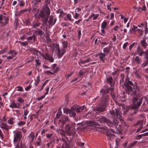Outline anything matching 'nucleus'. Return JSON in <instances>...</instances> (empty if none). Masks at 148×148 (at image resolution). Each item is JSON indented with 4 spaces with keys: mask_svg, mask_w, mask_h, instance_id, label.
I'll return each mask as SVG.
<instances>
[{
    "mask_svg": "<svg viewBox=\"0 0 148 148\" xmlns=\"http://www.w3.org/2000/svg\"><path fill=\"white\" fill-rule=\"evenodd\" d=\"M8 48L6 47L4 49L0 51V54L5 53L8 50Z\"/></svg>",
    "mask_w": 148,
    "mask_h": 148,
    "instance_id": "40",
    "label": "nucleus"
},
{
    "mask_svg": "<svg viewBox=\"0 0 148 148\" xmlns=\"http://www.w3.org/2000/svg\"><path fill=\"white\" fill-rule=\"evenodd\" d=\"M53 16L51 15L49 18V20L48 21V23L49 25H53Z\"/></svg>",
    "mask_w": 148,
    "mask_h": 148,
    "instance_id": "24",
    "label": "nucleus"
},
{
    "mask_svg": "<svg viewBox=\"0 0 148 148\" xmlns=\"http://www.w3.org/2000/svg\"><path fill=\"white\" fill-rule=\"evenodd\" d=\"M9 54L12 55V56L14 57L17 55L18 52L16 51L15 50H10L9 52Z\"/></svg>",
    "mask_w": 148,
    "mask_h": 148,
    "instance_id": "32",
    "label": "nucleus"
},
{
    "mask_svg": "<svg viewBox=\"0 0 148 148\" xmlns=\"http://www.w3.org/2000/svg\"><path fill=\"white\" fill-rule=\"evenodd\" d=\"M68 123L65 126V130L66 132L70 134H74L75 133L76 124L74 122H71L69 119Z\"/></svg>",
    "mask_w": 148,
    "mask_h": 148,
    "instance_id": "6",
    "label": "nucleus"
},
{
    "mask_svg": "<svg viewBox=\"0 0 148 148\" xmlns=\"http://www.w3.org/2000/svg\"><path fill=\"white\" fill-rule=\"evenodd\" d=\"M113 80V78L112 77L108 78L106 80L107 82L109 84V85L111 86H112Z\"/></svg>",
    "mask_w": 148,
    "mask_h": 148,
    "instance_id": "31",
    "label": "nucleus"
},
{
    "mask_svg": "<svg viewBox=\"0 0 148 148\" xmlns=\"http://www.w3.org/2000/svg\"><path fill=\"white\" fill-rule=\"evenodd\" d=\"M123 85L125 87L126 93L130 96H134L132 99L133 106L132 107L131 109L135 110L134 113L135 114L136 111L138 110V108L140 106L142 103V98H140L139 101L136 103L140 97L139 93V90L138 87L136 83L134 84L131 81H130L129 78L127 77L125 79V82Z\"/></svg>",
    "mask_w": 148,
    "mask_h": 148,
    "instance_id": "1",
    "label": "nucleus"
},
{
    "mask_svg": "<svg viewBox=\"0 0 148 148\" xmlns=\"http://www.w3.org/2000/svg\"><path fill=\"white\" fill-rule=\"evenodd\" d=\"M71 109H64V113L66 114H69Z\"/></svg>",
    "mask_w": 148,
    "mask_h": 148,
    "instance_id": "44",
    "label": "nucleus"
},
{
    "mask_svg": "<svg viewBox=\"0 0 148 148\" xmlns=\"http://www.w3.org/2000/svg\"><path fill=\"white\" fill-rule=\"evenodd\" d=\"M27 138H30L31 139V142H33L34 138V132H31L28 136Z\"/></svg>",
    "mask_w": 148,
    "mask_h": 148,
    "instance_id": "26",
    "label": "nucleus"
},
{
    "mask_svg": "<svg viewBox=\"0 0 148 148\" xmlns=\"http://www.w3.org/2000/svg\"><path fill=\"white\" fill-rule=\"evenodd\" d=\"M134 74L137 77L139 78H140V75L139 73L137 71H136L135 72Z\"/></svg>",
    "mask_w": 148,
    "mask_h": 148,
    "instance_id": "58",
    "label": "nucleus"
},
{
    "mask_svg": "<svg viewBox=\"0 0 148 148\" xmlns=\"http://www.w3.org/2000/svg\"><path fill=\"white\" fill-rule=\"evenodd\" d=\"M141 58L138 56H136L134 60V61L137 63L138 64H140L141 63Z\"/></svg>",
    "mask_w": 148,
    "mask_h": 148,
    "instance_id": "27",
    "label": "nucleus"
},
{
    "mask_svg": "<svg viewBox=\"0 0 148 148\" xmlns=\"http://www.w3.org/2000/svg\"><path fill=\"white\" fill-rule=\"evenodd\" d=\"M43 143L42 142V139L40 136H38L37 141L34 143V145L36 147L38 146H42Z\"/></svg>",
    "mask_w": 148,
    "mask_h": 148,
    "instance_id": "13",
    "label": "nucleus"
},
{
    "mask_svg": "<svg viewBox=\"0 0 148 148\" xmlns=\"http://www.w3.org/2000/svg\"><path fill=\"white\" fill-rule=\"evenodd\" d=\"M55 141H54V140H52L51 141L50 140V142L47 143V146L48 147H49L51 144H52L53 145Z\"/></svg>",
    "mask_w": 148,
    "mask_h": 148,
    "instance_id": "50",
    "label": "nucleus"
},
{
    "mask_svg": "<svg viewBox=\"0 0 148 148\" xmlns=\"http://www.w3.org/2000/svg\"><path fill=\"white\" fill-rule=\"evenodd\" d=\"M66 17L69 21H71V16L70 14H68L66 15Z\"/></svg>",
    "mask_w": 148,
    "mask_h": 148,
    "instance_id": "60",
    "label": "nucleus"
},
{
    "mask_svg": "<svg viewBox=\"0 0 148 148\" xmlns=\"http://www.w3.org/2000/svg\"><path fill=\"white\" fill-rule=\"evenodd\" d=\"M9 106L12 108H18L19 107L14 101L11 102Z\"/></svg>",
    "mask_w": 148,
    "mask_h": 148,
    "instance_id": "23",
    "label": "nucleus"
},
{
    "mask_svg": "<svg viewBox=\"0 0 148 148\" xmlns=\"http://www.w3.org/2000/svg\"><path fill=\"white\" fill-rule=\"evenodd\" d=\"M101 128L104 130H103V133L107 136L108 139L112 140L115 136L114 134V133H115L114 130L112 129L109 130L108 127L106 126L102 127Z\"/></svg>",
    "mask_w": 148,
    "mask_h": 148,
    "instance_id": "7",
    "label": "nucleus"
},
{
    "mask_svg": "<svg viewBox=\"0 0 148 148\" xmlns=\"http://www.w3.org/2000/svg\"><path fill=\"white\" fill-rule=\"evenodd\" d=\"M92 14L93 15L92 16L93 17V20H95L99 16V14H95L94 13H93Z\"/></svg>",
    "mask_w": 148,
    "mask_h": 148,
    "instance_id": "46",
    "label": "nucleus"
},
{
    "mask_svg": "<svg viewBox=\"0 0 148 148\" xmlns=\"http://www.w3.org/2000/svg\"><path fill=\"white\" fill-rule=\"evenodd\" d=\"M124 73L121 74L120 76V84H121L124 82Z\"/></svg>",
    "mask_w": 148,
    "mask_h": 148,
    "instance_id": "36",
    "label": "nucleus"
},
{
    "mask_svg": "<svg viewBox=\"0 0 148 148\" xmlns=\"http://www.w3.org/2000/svg\"><path fill=\"white\" fill-rule=\"evenodd\" d=\"M56 48L57 50L58 57V58H60L65 53L66 50L62 48L60 49L58 44L56 46Z\"/></svg>",
    "mask_w": 148,
    "mask_h": 148,
    "instance_id": "10",
    "label": "nucleus"
},
{
    "mask_svg": "<svg viewBox=\"0 0 148 148\" xmlns=\"http://www.w3.org/2000/svg\"><path fill=\"white\" fill-rule=\"evenodd\" d=\"M35 32L40 36H42L44 33V32L39 28H38L37 30H36Z\"/></svg>",
    "mask_w": 148,
    "mask_h": 148,
    "instance_id": "35",
    "label": "nucleus"
},
{
    "mask_svg": "<svg viewBox=\"0 0 148 148\" xmlns=\"http://www.w3.org/2000/svg\"><path fill=\"white\" fill-rule=\"evenodd\" d=\"M18 19L17 18H15L14 22V25L16 27V28H17L18 26Z\"/></svg>",
    "mask_w": 148,
    "mask_h": 148,
    "instance_id": "39",
    "label": "nucleus"
},
{
    "mask_svg": "<svg viewBox=\"0 0 148 148\" xmlns=\"http://www.w3.org/2000/svg\"><path fill=\"white\" fill-rule=\"evenodd\" d=\"M0 127L1 128L3 129L6 130H8L9 129L12 128V126L8 125L6 123H3L2 126H1Z\"/></svg>",
    "mask_w": 148,
    "mask_h": 148,
    "instance_id": "19",
    "label": "nucleus"
},
{
    "mask_svg": "<svg viewBox=\"0 0 148 148\" xmlns=\"http://www.w3.org/2000/svg\"><path fill=\"white\" fill-rule=\"evenodd\" d=\"M146 38H144L140 42L141 43L144 49H146L148 45V44L146 42Z\"/></svg>",
    "mask_w": 148,
    "mask_h": 148,
    "instance_id": "17",
    "label": "nucleus"
},
{
    "mask_svg": "<svg viewBox=\"0 0 148 148\" xmlns=\"http://www.w3.org/2000/svg\"><path fill=\"white\" fill-rule=\"evenodd\" d=\"M46 137L48 139H50L51 141L52 140H54V141L55 140V136H53V134L52 133L50 134L48 133L46 134Z\"/></svg>",
    "mask_w": 148,
    "mask_h": 148,
    "instance_id": "18",
    "label": "nucleus"
},
{
    "mask_svg": "<svg viewBox=\"0 0 148 148\" xmlns=\"http://www.w3.org/2000/svg\"><path fill=\"white\" fill-rule=\"evenodd\" d=\"M29 110L27 109L24 110L23 116H24V119L25 120H26L27 119V115L29 113Z\"/></svg>",
    "mask_w": 148,
    "mask_h": 148,
    "instance_id": "37",
    "label": "nucleus"
},
{
    "mask_svg": "<svg viewBox=\"0 0 148 148\" xmlns=\"http://www.w3.org/2000/svg\"><path fill=\"white\" fill-rule=\"evenodd\" d=\"M18 42L21 45L23 46H27L29 42L28 41H25L24 42H21V41H18Z\"/></svg>",
    "mask_w": 148,
    "mask_h": 148,
    "instance_id": "42",
    "label": "nucleus"
},
{
    "mask_svg": "<svg viewBox=\"0 0 148 148\" xmlns=\"http://www.w3.org/2000/svg\"><path fill=\"white\" fill-rule=\"evenodd\" d=\"M62 43L63 46L62 49L66 50V49L67 48L68 45V42L67 41L65 40H62Z\"/></svg>",
    "mask_w": 148,
    "mask_h": 148,
    "instance_id": "21",
    "label": "nucleus"
},
{
    "mask_svg": "<svg viewBox=\"0 0 148 148\" xmlns=\"http://www.w3.org/2000/svg\"><path fill=\"white\" fill-rule=\"evenodd\" d=\"M110 90L111 96L113 100L116 102V97L113 89L109 87H105L102 88L100 90V95L102 96L99 98L98 101L99 106L97 107L94 111L99 114L101 112L104 111L106 107L109 103L110 97L108 95Z\"/></svg>",
    "mask_w": 148,
    "mask_h": 148,
    "instance_id": "2",
    "label": "nucleus"
},
{
    "mask_svg": "<svg viewBox=\"0 0 148 148\" xmlns=\"http://www.w3.org/2000/svg\"><path fill=\"white\" fill-rule=\"evenodd\" d=\"M77 144L78 145L81 147L83 146L84 145V143H82L81 142H79L77 143Z\"/></svg>",
    "mask_w": 148,
    "mask_h": 148,
    "instance_id": "55",
    "label": "nucleus"
},
{
    "mask_svg": "<svg viewBox=\"0 0 148 148\" xmlns=\"http://www.w3.org/2000/svg\"><path fill=\"white\" fill-rule=\"evenodd\" d=\"M19 6H23L25 5V2L23 1H19Z\"/></svg>",
    "mask_w": 148,
    "mask_h": 148,
    "instance_id": "57",
    "label": "nucleus"
},
{
    "mask_svg": "<svg viewBox=\"0 0 148 148\" xmlns=\"http://www.w3.org/2000/svg\"><path fill=\"white\" fill-rule=\"evenodd\" d=\"M107 26V23L106 22L103 21L102 23L101 28H105Z\"/></svg>",
    "mask_w": 148,
    "mask_h": 148,
    "instance_id": "45",
    "label": "nucleus"
},
{
    "mask_svg": "<svg viewBox=\"0 0 148 148\" xmlns=\"http://www.w3.org/2000/svg\"><path fill=\"white\" fill-rule=\"evenodd\" d=\"M137 44V43L136 42H133L132 44H131L129 46V50L131 51L132 49V48L133 47L134 45Z\"/></svg>",
    "mask_w": 148,
    "mask_h": 148,
    "instance_id": "53",
    "label": "nucleus"
},
{
    "mask_svg": "<svg viewBox=\"0 0 148 148\" xmlns=\"http://www.w3.org/2000/svg\"><path fill=\"white\" fill-rule=\"evenodd\" d=\"M13 132L14 134L13 139L14 142L16 143L17 142H19L22 136V134L21 132L19 131L15 132V131H14Z\"/></svg>",
    "mask_w": 148,
    "mask_h": 148,
    "instance_id": "8",
    "label": "nucleus"
},
{
    "mask_svg": "<svg viewBox=\"0 0 148 148\" xmlns=\"http://www.w3.org/2000/svg\"><path fill=\"white\" fill-rule=\"evenodd\" d=\"M62 112L59 109L56 114L57 119L60 118L59 121V124L61 128H63L67 121H69V117L66 116L62 115Z\"/></svg>",
    "mask_w": 148,
    "mask_h": 148,
    "instance_id": "5",
    "label": "nucleus"
},
{
    "mask_svg": "<svg viewBox=\"0 0 148 148\" xmlns=\"http://www.w3.org/2000/svg\"><path fill=\"white\" fill-rule=\"evenodd\" d=\"M73 107L74 108V110L77 113H80L83 110L85 107L84 106H83L81 107L78 106H74Z\"/></svg>",
    "mask_w": 148,
    "mask_h": 148,
    "instance_id": "14",
    "label": "nucleus"
},
{
    "mask_svg": "<svg viewBox=\"0 0 148 148\" xmlns=\"http://www.w3.org/2000/svg\"><path fill=\"white\" fill-rule=\"evenodd\" d=\"M98 55L99 56L100 60L102 62L104 63L105 62V57L107 55L104 53L101 52L99 53Z\"/></svg>",
    "mask_w": 148,
    "mask_h": 148,
    "instance_id": "16",
    "label": "nucleus"
},
{
    "mask_svg": "<svg viewBox=\"0 0 148 148\" xmlns=\"http://www.w3.org/2000/svg\"><path fill=\"white\" fill-rule=\"evenodd\" d=\"M45 73L47 74L48 75H53V73L51 72L50 71L48 70L45 71Z\"/></svg>",
    "mask_w": 148,
    "mask_h": 148,
    "instance_id": "59",
    "label": "nucleus"
},
{
    "mask_svg": "<svg viewBox=\"0 0 148 148\" xmlns=\"http://www.w3.org/2000/svg\"><path fill=\"white\" fill-rule=\"evenodd\" d=\"M91 59L90 58H88L86 60H80V63L84 64L86 62H89L91 61Z\"/></svg>",
    "mask_w": 148,
    "mask_h": 148,
    "instance_id": "33",
    "label": "nucleus"
},
{
    "mask_svg": "<svg viewBox=\"0 0 148 148\" xmlns=\"http://www.w3.org/2000/svg\"><path fill=\"white\" fill-rule=\"evenodd\" d=\"M65 15V14L64 13V11L62 10L60 12V14L59 16L61 17H62L64 16Z\"/></svg>",
    "mask_w": 148,
    "mask_h": 148,
    "instance_id": "51",
    "label": "nucleus"
},
{
    "mask_svg": "<svg viewBox=\"0 0 148 148\" xmlns=\"http://www.w3.org/2000/svg\"><path fill=\"white\" fill-rule=\"evenodd\" d=\"M128 43L127 42H126L124 43L123 46V49H126V48L128 45Z\"/></svg>",
    "mask_w": 148,
    "mask_h": 148,
    "instance_id": "61",
    "label": "nucleus"
},
{
    "mask_svg": "<svg viewBox=\"0 0 148 148\" xmlns=\"http://www.w3.org/2000/svg\"><path fill=\"white\" fill-rule=\"evenodd\" d=\"M140 25L142 26H143L145 27L146 26H147V22L145 21L144 23H141Z\"/></svg>",
    "mask_w": 148,
    "mask_h": 148,
    "instance_id": "63",
    "label": "nucleus"
},
{
    "mask_svg": "<svg viewBox=\"0 0 148 148\" xmlns=\"http://www.w3.org/2000/svg\"><path fill=\"white\" fill-rule=\"evenodd\" d=\"M148 65V60H147L145 61L140 66L141 68H144L146 66Z\"/></svg>",
    "mask_w": 148,
    "mask_h": 148,
    "instance_id": "34",
    "label": "nucleus"
},
{
    "mask_svg": "<svg viewBox=\"0 0 148 148\" xmlns=\"http://www.w3.org/2000/svg\"><path fill=\"white\" fill-rule=\"evenodd\" d=\"M133 27L132 28V29L130 30V32H131V31H133V32H135L136 30L138 28L137 26H135L134 25H133Z\"/></svg>",
    "mask_w": 148,
    "mask_h": 148,
    "instance_id": "52",
    "label": "nucleus"
},
{
    "mask_svg": "<svg viewBox=\"0 0 148 148\" xmlns=\"http://www.w3.org/2000/svg\"><path fill=\"white\" fill-rule=\"evenodd\" d=\"M82 35L81 31L80 30H79L78 31L77 36H78V39L79 40Z\"/></svg>",
    "mask_w": 148,
    "mask_h": 148,
    "instance_id": "47",
    "label": "nucleus"
},
{
    "mask_svg": "<svg viewBox=\"0 0 148 148\" xmlns=\"http://www.w3.org/2000/svg\"><path fill=\"white\" fill-rule=\"evenodd\" d=\"M27 39L29 40H32L33 39L34 41H36V37L33 34L32 36H29L27 38Z\"/></svg>",
    "mask_w": 148,
    "mask_h": 148,
    "instance_id": "29",
    "label": "nucleus"
},
{
    "mask_svg": "<svg viewBox=\"0 0 148 148\" xmlns=\"http://www.w3.org/2000/svg\"><path fill=\"white\" fill-rule=\"evenodd\" d=\"M31 85H30V84H29L28 86H27L25 88V90L26 91H28L31 88Z\"/></svg>",
    "mask_w": 148,
    "mask_h": 148,
    "instance_id": "62",
    "label": "nucleus"
},
{
    "mask_svg": "<svg viewBox=\"0 0 148 148\" xmlns=\"http://www.w3.org/2000/svg\"><path fill=\"white\" fill-rule=\"evenodd\" d=\"M111 47H106L103 48V52H104L106 55H108L110 50Z\"/></svg>",
    "mask_w": 148,
    "mask_h": 148,
    "instance_id": "22",
    "label": "nucleus"
},
{
    "mask_svg": "<svg viewBox=\"0 0 148 148\" xmlns=\"http://www.w3.org/2000/svg\"><path fill=\"white\" fill-rule=\"evenodd\" d=\"M142 137H143V136H142V134H140L138 135L137 136H136L135 137V139L137 140H139L141 138H142Z\"/></svg>",
    "mask_w": 148,
    "mask_h": 148,
    "instance_id": "49",
    "label": "nucleus"
},
{
    "mask_svg": "<svg viewBox=\"0 0 148 148\" xmlns=\"http://www.w3.org/2000/svg\"><path fill=\"white\" fill-rule=\"evenodd\" d=\"M26 122L25 121H20L18 123V125L20 127L25 125Z\"/></svg>",
    "mask_w": 148,
    "mask_h": 148,
    "instance_id": "43",
    "label": "nucleus"
},
{
    "mask_svg": "<svg viewBox=\"0 0 148 148\" xmlns=\"http://www.w3.org/2000/svg\"><path fill=\"white\" fill-rule=\"evenodd\" d=\"M9 18L4 15H0V24L2 26L6 25L9 22Z\"/></svg>",
    "mask_w": 148,
    "mask_h": 148,
    "instance_id": "9",
    "label": "nucleus"
},
{
    "mask_svg": "<svg viewBox=\"0 0 148 148\" xmlns=\"http://www.w3.org/2000/svg\"><path fill=\"white\" fill-rule=\"evenodd\" d=\"M112 117L114 119L112 121L107 119L104 116L99 115L96 118V120L101 123H106L107 125L110 127H115L118 130H119L120 126L121 125L119 124L117 127L119 121L122 120V116L120 113V110L116 108L113 109L109 111Z\"/></svg>",
    "mask_w": 148,
    "mask_h": 148,
    "instance_id": "3",
    "label": "nucleus"
},
{
    "mask_svg": "<svg viewBox=\"0 0 148 148\" xmlns=\"http://www.w3.org/2000/svg\"><path fill=\"white\" fill-rule=\"evenodd\" d=\"M74 109V108L73 107L71 108V111L69 114V116L70 117H73L74 119L77 121V119L75 118V117L76 116V114L75 111Z\"/></svg>",
    "mask_w": 148,
    "mask_h": 148,
    "instance_id": "12",
    "label": "nucleus"
},
{
    "mask_svg": "<svg viewBox=\"0 0 148 148\" xmlns=\"http://www.w3.org/2000/svg\"><path fill=\"white\" fill-rule=\"evenodd\" d=\"M15 89H16V90L18 91L22 92L24 91L23 87L21 86H18L15 88Z\"/></svg>",
    "mask_w": 148,
    "mask_h": 148,
    "instance_id": "38",
    "label": "nucleus"
},
{
    "mask_svg": "<svg viewBox=\"0 0 148 148\" xmlns=\"http://www.w3.org/2000/svg\"><path fill=\"white\" fill-rule=\"evenodd\" d=\"M50 0H45V4L38 14V17L41 18L43 25L47 24L50 14V9L48 6V5L50 4Z\"/></svg>",
    "mask_w": 148,
    "mask_h": 148,
    "instance_id": "4",
    "label": "nucleus"
},
{
    "mask_svg": "<svg viewBox=\"0 0 148 148\" xmlns=\"http://www.w3.org/2000/svg\"><path fill=\"white\" fill-rule=\"evenodd\" d=\"M41 24V23L38 22H33L32 23V26L33 27L36 28L39 27Z\"/></svg>",
    "mask_w": 148,
    "mask_h": 148,
    "instance_id": "28",
    "label": "nucleus"
},
{
    "mask_svg": "<svg viewBox=\"0 0 148 148\" xmlns=\"http://www.w3.org/2000/svg\"><path fill=\"white\" fill-rule=\"evenodd\" d=\"M85 73V72L84 71L80 70L79 73V75L80 77H81Z\"/></svg>",
    "mask_w": 148,
    "mask_h": 148,
    "instance_id": "48",
    "label": "nucleus"
},
{
    "mask_svg": "<svg viewBox=\"0 0 148 148\" xmlns=\"http://www.w3.org/2000/svg\"><path fill=\"white\" fill-rule=\"evenodd\" d=\"M15 119V118L13 117L10 118L8 120V123L10 125L13 124L14 123V121Z\"/></svg>",
    "mask_w": 148,
    "mask_h": 148,
    "instance_id": "30",
    "label": "nucleus"
},
{
    "mask_svg": "<svg viewBox=\"0 0 148 148\" xmlns=\"http://www.w3.org/2000/svg\"><path fill=\"white\" fill-rule=\"evenodd\" d=\"M90 125V126L92 125H99V124L98 122H96L94 121H89Z\"/></svg>",
    "mask_w": 148,
    "mask_h": 148,
    "instance_id": "41",
    "label": "nucleus"
},
{
    "mask_svg": "<svg viewBox=\"0 0 148 148\" xmlns=\"http://www.w3.org/2000/svg\"><path fill=\"white\" fill-rule=\"evenodd\" d=\"M17 101L19 102L22 103L24 102V100L23 99H22L21 97H19Z\"/></svg>",
    "mask_w": 148,
    "mask_h": 148,
    "instance_id": "64",
    "label": "nucleus"
},
{
    "mask_svg": "<svg viewBox=\"0 0 148 148\" xmlns=\"http://www.w3.org/2000/svg\"><path fill=\"white\" fill-rule=\"evenodd\" d=\"M136 53L137 55L140 56H142L143 55L144 53V52L143 49L139 45L137 48Z\"/></svg>",
    "mask_w": 148,
    "mask_h": 148,
    "instance_id": "15",
    "label": "nucleus"
},
{
    "mask_svg": "<svg viewBox=\"0 0 148 148\" xmlns=\"http://www.w3.org/2000/svg\"><path fill=\"white\" fill-rule=\"evenodd\" d=\"M42 0H33L32 2L33 4V6L37 7L39 4V3H41Z\"/></svg>",
    "mask_w": 148,
    "mask_h": 148,
    "instance_id": "20",
    "label": "nucleus"
},
{
    "mask_svg": "<svg viewBox=\"0 0 148 148\" xmlns=\"http://www.w3.org/2000/svg\"><path fill=\"white\" fill-rule=\"evenodd\" d=\"M40 60H39L36 59L35 60V62L36 63V66H38L40 65L41 64L40 62H39Z\"/></svg>",
    "mask_w": 148,
    "mask_h": 148,
    "instance_id": "54",
    "label": "nucleus"
},
{
    "mask_svg": "<svg viewBox=\"0 0 148 148\" xmlns=\"http://www.w3.org/2000/svg\"><path fill=\"white\" fill-rule=\"evenodd\" d=\"M42 56L45 59L49 60L51 62H53L54 61V59L53 56L48 53H46L45 54H42Z\"/></svg>",
    "mask_w": 148,
    "mask_h": 148,
    "instance_id": "11",
    "label": "nucleus"
},
{
    "mask_svg": "<svg viewBox=\"0 0 148 148\" xmlns=\"http://www.w3.org/2000/svg\"><path fill=\"white\" fill-rule=\"evenodd\" d=\"M40 81V77L39 76H38L36 78V83H35V85L36 86H37V85L38 84V83Z\"/></svg>",
    "mask_w": 148,
    "mask_h": 148,
    "instance_id": "56",
    "label": "nucleus"
},
{
    "mask_svg": "<svg viewBox=\"0 0 148 148\" xmlns=\"http://www.w3.org/2000/svg\"><path fill=\"white\" fill-rule=\"evenodd\" d=\"M23 24L22 25L23 26H29L30 25V23L29 20H23Z\"/></svg>",
    "mask_w": 148,
    "mask_h": 148,
    "instance_id": "25",
    "label": "nucleus"
}]
</instances>
